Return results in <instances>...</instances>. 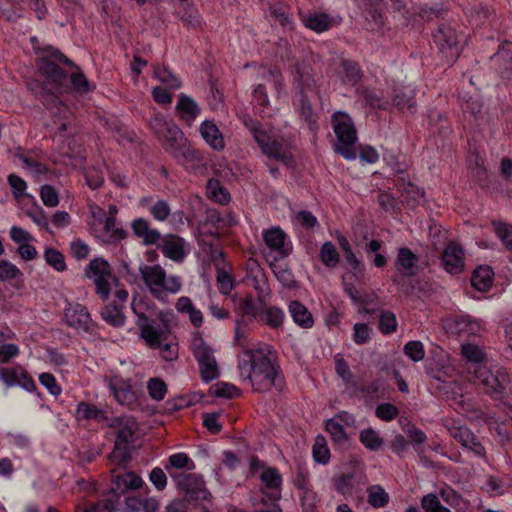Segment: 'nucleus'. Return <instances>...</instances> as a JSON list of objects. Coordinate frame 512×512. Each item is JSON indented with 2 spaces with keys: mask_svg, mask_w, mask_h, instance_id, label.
Listing matches in <instances>:
<instances>
[{
  "mask_svg": "<svg viewBox=\"0 0 512 512\" xmlns=\"http://www.w3.org/2000/svg\"><path fill=\"white\" fill-rule=\"evenodd\" d=\"M272 271L277 280L286 288H293L296 285V280L292 271L286 265H273Z\"/></svg>",
  "mask_w": 512,
  "mask_h": 512,
  "instance_id": "obj_55",
  "label": "nucleus"
},
{
  "mask_svg": "<svg viewBox=\"0 0 512 512\" xmlns=\"http://www.w3.org/2000/svg\"><path fill=\"white\" fill-rule=\"evenodd\" d=\"M331 121L337 138L335 152L347 160L356 159L357 132L351 117L345 112L337 111L332 115Z\"/></svg>",
  "mask_w": 512,
  "mask_h": 512,
  "instance_id": "obj_6",
  "label": "nucleus"
},
{
  "mask_svg": "<svg viewBox=\"0 0 512 512\" xmlns=\"http://www.w3.org/2000/svg\"><path fill=\"white\" fill-rule=\"evenodd\" d=\"M251 385L256 392H267L272 387L277 391H282L286 386L280 367L260 351L254 360Z\"/></svg>",
  "mask_w": 512,
  "mask_h": 512,
  "instance_id": "obj_5",
  "label": "nucleus"
},
{
  "mask_svg": "<svg viewBox=\"0 0 512 512\" xmlns=\"http://www.w3.org/2000/svg\"><path fill=\"white\" fill-rule=\"evenodd\" d=\"M313 458L315 462L327 464L330 460V450L323 436H317L312 448Z\"/></svg>",
  "mask_w": 512,
  "mask_h": 512,
  "instance_id": "obj_54",
  "label": "nucleus"
},
{
  "mask_svg": "<svg viewBox=\"0 0 512 512\" xmlns=\"http://www.w3.org/2000/svg\"><path fill=\"white\" fill-rule=\"evenodd\" d=\"M111 472L113 477V487L111 491L118 495L124 494L128 490L138 489L143 484L142 478L133 471L116 475H114V470Z\"/></svg>",
  "mask_w": 512,
  "mask_h": 512,
  "instance_id": "obj_27",
  "label": "nucleus"
},
{
  "mask_svg": "<svg viewBox=\"0 0 512 512\" xmlns=\"http://www.w3.org/2000/svg\"><path fill=\"white\" fill-rule=\"evenodd\" d=\"M123 310L124 308L121 305H117L116 301H112L102 308L100 314L107 324L120 328L124 326L126 320Z\"/></svg>",
  "mask_w": 512,
  "mask_h": 512,
  "instance_id": "obj_38",
  "label": "nucleus"
},
{
  "mask_svg": "<svg viewBox=\"0 0 512 512\" xmlns=\"http://www.w3.org/2000/svg\"><path fill=\"white\" fill-rule=\"evenodd\" d=\"M64 317L69 327L92 336L98 334V324L93 321L88 309L80 303H68Z\"/></svg>",
  "mask_w": 512,
  "mask_h": 512,
  "instance_id": "obj_14",
  "label": "nucleus"
},
{
  "mask_svg": "<svg viewBox=\"0 0 512 512\" xmlns=\"http://www.w3.org/2000/svg\"><path fill=\"white\" fill-rule=\"evenodd\" d=\"M216 283L222 295H229L235 286L233 276L224 267L218 264H216Z\"/></svg>",
  "mask_w": 512,
  "mask_h": 512,
  "instance_id": "obj_49",
  "label": "nucleus"
},
{
  "mask_svg": "<svg viewBox=\"0 0 512 512\" xmlns=\"http://www.w3.org/2000/svg\"><path fill=\"white\" fill-rule=\"evenodd\" d=\"M62 66L76 67L71 59L51 46L43 49V55L37 59L40 74L56 89L62 88L68 78V72Z\"/></svg>",
  "mask_w": 512,
  "mask_h": 512,
  "instance_id": "obj_4",
  "label": "nucleus"
},
{
  "mask_svg": "<svg viewBox=\"0 0 512 512\" xmlns=\"http://www.w3.org/2000/svg\"><path fill=\"white\" fill-rule=\"evenodd\" d=\"M140 271L148 289L162 286L165 281L166 271L160 265L144 266Z\"/></svg>",
  "mask_w": 512,
  "mask_h": 512,
  "instance_id": "obj_39",
  "label": "nucleus"
},
{
  "mask_svg": "<svg viewBox=\"0 0 512 512\" xmlns=\"http://www.w3.org/2000/svg\"><path fill=\"white\" fill-rule=\"evenodd\" d=\"M170 477L177 489L183 494V501L192 505H199L209 501L211 493L206 488L202 475L197 473H170Z\"/></svg>",
  "mask_w": 512,
  "mask_h": 512,
  "instance_id": "obj_7",
  "label": "nucleus"
},
{
  "mask_svg": "<svg viewBox=\"0 0 512 512\" xmlns=\"http://www.w3.org/2000/svg\"><path fill=\"white\" fill-rule=\"evenodd\" d=\"M101 222L103 223V231L106 237L102 240L104 243L117 245L128 237L127 230L118 226L116 217L105 216Z\"/></svg>",
  "mask_w": 512,
  "mask_h": 512,
  "instance_id": "obj_31",
  "label": "nucleus"
},
{
  "mask_svg": "<svg viewBox=\"0 0 512 512\" xmlns=\"http://www.w3.org/2000/svg\"><path fill=\"white\" fill-rule=\"evenodd\" d=\"M418 263V256L409 248L403 247L399 249L396 259V268L405 277H411L415 274V267Z\"/></svg>",
  "mask_w": 512,
  "mask_h": 512,
  "instance_id": "obj_33",
  "label": "nucleus"
},
{
  "mask_svg": "<svg viewBox=\"0 0 512 512\" xmlns=\"http://www.w3.org/2000/svg\"><path fill=\"white\" fill-rule=\"evenodd\" d=\"M259 321L270 327L271 329H278L283 325L285 318L282 309L271 306L259 312Z\"/></svg>",
  "mask_w": 512,
  "mask_h": 512,
  "instance_id": "obj_41",
  "label": "nucleus"
},
{
  "mask_svg": "<svg viewBox=\"0 0 512 512\" xmlns=\"http://www.w3.org/2000/svg\"><path fill=\"white\" fill-rule=\"evenodd\" d=\"M258 352L259 351L246 350L244 357L238 362L241 378L248 380L250 383L254 373V360H256V354H258Z\"/></svg>",
  "mask_w": 512,
  "mask_h": 512,
  "instance_id": "obj_50",
  "label": "nucleus"
},
{
  "mask_svg": "<svg viewBox=\"0 0 512 512\" xmlns=\"http://www.w3.org/2000/svg\"><path fill=\"white\" fill-rule=\"evenodd\" d=\"M245 125L252 132L254 140L265 156L281 162L288 168L294 167L295 160L291 151L292 146L288 141L268 134L257 121H251L250 124L246 122Z\"/></svg>",
  "mask_w": 512,
  "mask_h": 512,
  "instance_id": "obj_3",
  "label": "nucleus"
},
{
  "mask_svg": "<svg viewBox=\"0 0 512 512\" xmlns=\"http://www.w3.org/2000/svg\"><path fill=\"white\" fill-rule=\"evenodd\" d=\"M184 245L185 241L183 238L174 234H168L162 239L160 249L165 257L175 262H182L186 256Z\"/></svg>",
  "mask_w": 512,
  "mask_h": 512,
  "instance_id": "obj_25",
  "label": "nucleus"
},
{
  "mask_svg": "<svg viewBox=\"0 0 512 512\" xmlns=\"http://www.w3.org/2000/svg\"><path fill=\"white\" fill-rule=\"evenodd\" d=\"M441 263L446 272L450 274H459L464 268V251L462 247L455 243H448L442 252Z\"/></svg>",
  "mask_w": 512,
  "mask_h": 512,
  "instance_id": "obj_18",
  "label": "nucleus"
},
{
  "mask_svg": "<svg viewBox=\"0 0 512 512\" xmlns=\"http://www.w3.org/2000/svg\"><path fill=\"white\" fill-rule=\"evenodd\" d=\"M504 79L512 78V42L505 41L498 51L490 57Z\"/></svg>",
  "mask_w": 512,
  "mask_h": 512,
  "instance_id": "obj_22",
  "label": "nucleus"
},
{
  "mask_svg": "<svg viewBox=\"0 0 512 512\" xmlns=\"http://www.w3.org/2000/svg\"><path fill=\"white\" fill-rule=\"evenodd\" d=\"M263 240L265 245L271 251L276 252L280 258H286L292 253V243L288 235L279 226L264 230Z\"/></svg>",
  "mask_w": 512,
  "mask_h": 512,
  "instance_id": "obj_17",
  "label": "nucleus"
},
{
  "mask_svg": "<svg viewBox=\"0 0 512 512\" xmlns=\"http://www.w3.org/2000/svg\"><path fill=\"white\" fill-rule=\"evenodd\" d=\"M200 134L204 141L215 151H222L225 148L224 137L211 120H205L200 125Z\"/></svg>",
  "mask_w": 512,
  "mask_h": 512,
  "instance_id": "obj_30",
  "label": "nucleus"
},
{
  "mask_svg": "<svg viewBox=\"0 0 512 512\" xmlns=\"http://www.w3.org/2000/svg\"><path fill=\"white\" fill-rule=\"evenodd\" d=\"M407 4L408 0H390L389 13L394 20L395 28L408 26L413 14Z\"/></svg>",
  "mask_w": 512,
  "mask_h": 512,
  "instance_id": "obj_34",
  "label": "nucleus"
},
{
  "mask_svg": "<svg viewBox=\"0 0 512 512\" xmlns=\"http://www.w3.org/2000/svg\"><path fill=\"white\" fill-rule=\"evenodd\" d=\"M325 428L335 443L343 444L347 442L345 429L340 423L334 421L333 419H329L326 421Z\"/></svg>",
  "mask_w": 512,
  "mask_h": 512,
  "instance_id": "obj_64",
  "label": "nucleus"
},
{
  "mask_svg": "<svg viewBox=\"0 0 512 512\" xmlns=\"http://www.w3.org/2000/svg\"><path fill=\"white\" fill-rule=\"evenodd\" d=\"M110 428L116 430L112 452L108 455V461L118 467L125 468L131 460L134 434L137 430V422L129 416H118L111 419Z\"/></svg>",
  "mask_w": 512,
  "mask_h": 512,
  "instance_id": "obj_2",
  "label": "nucleus"
},
{
  "mask_svg": "<svg viewBox=\"0 0 512 512\" xmlns=\"http://www.w3.org/2000/svg\"><path fill=\"white\" fill-rule=\"evenodd\" d=\"M30 89L35 92L37 98L48 109L56 107L60 102L59 97L51 91H48L44 84L35 81L30 84Z\"/></svg>",
  "mask_w": 512,
  "mask_h": 512,
  "instance_id": "obj_47",
  "label": "nucleus"
},
{
  "mask_svg": "<svg viewBox=\"0 0 512 512\" xmlns=\"http://www.w3.org/2000/svg\"><path fill=\"white\" fill-rule=\"evenodd\" d=\"M270 16L277 20L283 28L292 29L293 20L290 7L284 3H274L269 8Z\"/></svg>",
  "mask_w": 512,
  "mask_h": 512,
  "instance_id": "obj_43",
  "label": "nucleus"
},
{
  "mask_svg": "<svg viewBox=\"0 0 512 512\" xmlns=\"http://www.w3.org/2000/svg\"><path fill=\"white\" fill-rule=\"evenodd\" d=\"M421 507L425 512H451L448 507L441 504L439 496L434 493L422 497Z\"/></svg>",
  "mask_w": 512,
  "mask_h": 512,
  "instance_id": "obj_58",
  "label": "nucleus"
},
{
  "mask_svg": "<svg viewBox=\"0 0 512 512\" xmlns=\"http://www.w3.org/2000/svg\"><path fill=\"white\" fill-rule=\"evenodd\" d=\"M320 259L326 267L334 268L338 265L340 256L332 242L326 241L322 244Z\"/></svg>",
  "mask_w": 512,
  "mask_h": 512,
  "instance_id": "obj_52",
  "label": "nucleus"
},
{
  "mask_svg": "<svg viewBox=\"0 0 512 512\" xmlns=\"http://www.w3.org/2000/svg\"><path fill=\"white\" fill-rule=\"evenodd\" d=\"M110 273L109 263L103 258L92 259L85 270V275L94 279L109 276Z\"/></svg>",
  "mask_w": 512,
  "mask_h": 512,
  "instance_id": "obj_51",
  "label": "nucleus"
},
{
  "mask_svg": "<svg viewBox=\"0 0 512 512\" xmlns=\"http://www.w3.org/2000/svg\"><path fill=\"white\" fill-rule=\"evenodd\" d=\"M475 377L480 380L485 393L494 400H503L511 390L510 376L503 368L491 371L486 366H480L476 369Z\"/></svg>",
  "mask_w": 512,
  "mask_h": 512,
  "instance_id": "obj_8",
  "label": "nucleus"
},
{
  "mask_svg": "<svg viewBox=\"0 0 512 512\" xmlns=\"http://www.w3.org/2000/svg\"><path fill=\"white\" fill-rule=\"evenodd\" d=\"M383 11V0H364V14L369 29L374 31L383 27Z\"/></svg>",
  "mask_w": 512,
  "mask_h": 512,
  "instance_id": "obj_29",
  "label": "nucleus"
},
{
  "mask_svg": "<svg viewBox=\"0 0 512 512\" xmlns=\"http://www.w3.org/2000/svg\"><path fill=\"white\" fill-rule=\"evenodd\" d=\"M439 496L447 505L455 509L457 512H469L471 508L470 502L451 487L441 489L439 491Z\"/></svg>",
  "mask_w": 512,
  "mask_h": 512,
  "instance_id": "obj_36",
  "label": "nucleus"
},
{
  "mask_svg": "<svg viewBox=\"0 0 512 512\" xmlns=\"http://www.w3.org/2000/svg\"><path fill=\"white\" fill-rule=\"evenodd\" d=\"M432 37L439 51L448 60H455L459 57L458 35L453 27L442 23L438 26Z\"/></svg>",
  "mask_w": 512,
  "mask_h": 512,
  "instance_id": "obj_16",
  "label": "nucleus"
},
{
  "mask_svg": "<svg viewBox=\"0 0 512 512\" xmlns=\"http://www.w3.org/2000/svg\"><path fill=\"white\" fill-rule=\"evenodd\" d=\"M194 468H195L194 461L186 453H183V452H178V453L170 455L168 457V462L165 465V470L168 472L169 475H170V473H178L177 471H174L173 469H177V470L186 469V470L191 471Z\"/></svg>",
  "mask_w": 512,
  "mask_h": 512,
  "instance_id": "obj_42",
  "label": "nucleus"
},
{
  "mask_svg": "<svg viewBox=\"0 0 512 512\" xmlns=\"http://www.w3.org/2000/svg\"><path fill=\"white\" fill-rule=\"evenodd\" d=\"M461 354L465 359H467L471 363L469 370L473 369L475 375L476 369L480 366H484V353L477 345L471 343L462 344Z\"/></svg>",
  "mask_w": 512,
  "mask_h": 512,
  "instance_id": "obj_46",
  "label": "nucleus"
},
{
  "mask_svg": "<svg viewBox=\"0 0 512 512\" xmlns=\"http://www.w3.org/2000/svg\"><path fill=\"white\" fill-rule=\"evenodd\" d=\"M494 272L490 266L480 265L472 273L471 284L477 290L488 291L493 284Z\"/></svg>",
  "mask_w": 512,
  "mask_h": 512,
  "instance_id": "obj_35",
  "label": "nucleus"
},
{
  "mask_svg": "<svg viewBox=\"0 0 512 512\" xmlns=\"http://www.w3.org/2000/svg\"><path fill=\"white\" fill-rule=\"evenodd\" d=\"M342 69L343 81L350 84L356 85L362 78V71L359 64L350 59H342L340 62Z\"/></svg>",
  "mask_w": 512,
  "mask_h": 512,
  "instance_id": "obj_44",
  "label": "nucleus"
},
{
  "mask_svg": "<svg viewBox=\"0 0 512 512\" xmlns=\"http://www.w3.org/2000/svg\"><path fill=\"white\" fill-rule=\"evenodd\" d=\"M154 76L170 89H178L181 86L180 80L166 67H157Z\"/></svg>",
  "mask_w": 512,
  "mask_h": 512,
  "instance_id": "obj_60",
  "label": "nucleus"
},
{
  "mask_svg": "<svg viewBox=\"0 0 512 512\" xmlns=\"http://www.w3.org/2000/svg\"><path fill=\"white\" fill-rule=\"evenodd\" d=\"M247 279L257 292L259 299L270 293L268 279L263 268L260 267L259 263L250 259L247 264Z\"/></svg>",
  "mask_w": 512,
  "mask_h": 512,
  "instance_id": "obj_20",
  "label": "nucleus"
},
{
  "mask_svg": "<svg viewBox=\"0 0 512 512\" xmlns=\"http://www.w3.org/2000/svg\"><path fill=\"white\" fill-rule=\"evenodd\" d=\"M386 164L391 167L394 174V178H386V188L390 190V185L392 184L397 188V191L401 193V195L407 194L416 200L417 197L420 196V192L417 187L411 183L408 175L406 174L408 169L406 156L404 154L390 156Z\"/></svg>",
  "mask_w": 512,
  "mask_h": 512,
  "instance_id": "obj_12",
  "label": "nucleus"
},
{
  "mask_svg": "<svg viewBox=\"0 0 512 512\" xmlns=\"http://www.w3.org/2000/svg\"><path fill=\"white\" fill-rule=\"evenodd\" d=\"M158 140L161 142L165 151H167L171 156H173L187 143L183 132L174 123L169 125V128L161 135V139Z\"/></svg>",
  "mask_w": 512,
  "mask_h": 512,
  "instance_id": "obj_26",
  "label": "nucleus"
},
{
  "mask_svg": "<svg viewBox=\"0 0 512 512\" xmlns=\"http://www.w3.org/2000/svg\"><path fill=\"white\" fill-rule=\"evenodd\" d=\"M262 484L269 490L278 491L275 499L280 497V490L282 486V476L278 469L275 467H267L260 474Z\"/></svg>",
  "mask_w": 512,
  "mask_h": 512,
  "instance_id": "obj_45",
  "label": "nucleus"
},
{
  "mask_svg": "<svg viewBox=\"0 0 512 512\" xmlns=\"http://www.w3.org/2000/svg\"><path fill=\"white\" fill-rule=\"evenodd\" d=\"M426 373L436 382L435 388L443 397L456 399L457 396H463L461 384L453 379L455 374L453 366L442 364L434 367L432 364H427Z\"/></svg>",
  "mask_w": 512,
  "mask_h": 512,
  "instance_id": "obj_11",
  "label": "nucleus"
},
{
  "mask_svg": "<svg viewBox=\"0 0 512 512\" xmlns=\"http://www.w3.org/2000/svg\"><path fill=\"white\" fill-rule=\"evenodd\" d=\"M46 263L57 272H63L67 269L64 255L54 248H46L44 252Z\"/></svg>",
  "mask_w": 512,
  "mask_h": 512,
  "instance_id": "obj_53",
  "label": "nucleus"
},
{
  "mask_svg": "<svg viewBox=\"0 0 512 512\" xmlns=\"http://www.w3.org/2000/svg\"><path fill=\"white\" fill-rule=\"evenodd\" d=\"M104 381L120 405L132 408L137 404L138 391L132 386L131 379H125L116 374L110 377L106 376Z\"/></svg>",
  "mask_w": 512,
  "mask_h": 512,
  "instance_id": "obj_15",
  "label": "nucleus"
},
{
  "mask_svg": "<svg viewBox=\"0 0 512 512\" xmlns=\"http://www.w3.org/2000/svg\"><path fill=\"white\" fill-rule=\"evenodd\" d=\"M416 91L412 85H398L393 89V104L401 112L413 115L416 112Z\"/></svg>",
  "mask_w": 512,
  "mask_h": 512,
  "instance_id": "obj_19",
  "label": "nucleus"
},
{
  "mask_svg": "<svg viewBox=\"0 0 512 512\" xmlns=\"http://www.w3.org/2000/svg\"><path fill=\"white\" fill-rule=\"evenodd\" d=\"M496 235L502 241L504 246L512 251V225L502 222H493Z\"/></svg>",
  "mask_w": 512,
  "mask_h": 512,
  "instance_id": "obj_63",
  "label": "nucleus"
},
{
  "mask_svg": "<svg viewBox=\"0 0 512 512\" xmlns=\"http://www.w3.org/2000/svg\"><path fill=\"white\" fill-rule=\"evenodd\" d=\"M175 111L182 122L191 126L200 115L201 108L190 96L182 93L179 95Z\"/></svg>",
  "mask_w": 512,
  "mask_h": 512,
  "instance_id": "obj_24",
  "label": "nucleus"
},
{
  "mask_svg": "<svg viewBox=\"0 0 512 512\" xmlns=\"http://www.w3.org/2000/svg\"><path fill=\"white\" fill-rule=\"evenodd\" d=\"M210 392L218 398L232 399L240 394V390L233 384L219 382L210 388Z\"/></svg>",
  "mask_w": 512,
  "mask_h": 512,
  "instance_id": "obj_59",
  "label": "nucleus"
},
{
  "mask_svg": "<svg viewBox=\"0 0 512 512\" xmlns=\"http://www.w3.org/2000/svg\"><path fill=\"white\" fill-rule=\"evenodd\" d=\"M358 306L359 313L373 315L377 313L378 329L384 334V311L378 306V298L374 293H359L358 300L353 301Z\"/></svg>",
  "mask_w": 512,
  "mask_h": 512,
  "instance_id": "obj_21",
  "label": "nucleus"
},
{
  "mask_svg": "<svg viewBox=\"0 0 512 512\" xmlns=\"http://www.w3.org/2000/svg\"><path fill=\"white\" fill-rule=\"evenodd\" d=\"M294 95L317 92V83L313 65L310 60L301 59L290 68Z\"/></svg>",
  "mask_w": 512,
  "mask_h": 512,
  "instance_id": "obj_13",
  "label": "nucleus"
},
{
  "mask_svg": "<svg viewBox=\"0 0 512 512\" xmlns=\"http://www.w3.org/2000/svg\"><path fill=\"white\" fill-rule=\"evenodd\" d=\"M359 439L360 442L371 451L379 450L383 443L382 438L371 428L362 430Z\"/></svg>",
  "mask_w": 512,
  "mask_h": 512,
  "instance_id": "obj_57",
  "label": "nucleus"
},
{
  "mask_svg": "<svg viewBox=\"0 0 512 512\" xmlns=\"http://www.w3.org/2000/svg\"><path fill=\"white\" fill-rule=\"evenodd\" d=\"M238 310L241 315L239 319H243V322H247V317L249 318L248 322H251L253 318L259 317L256 304L251 296L246 297L240 301Z\"/></svg>",
  "mask_w": 512,
  "mask_h": 512,
  "instance_id": "obj_61",
  "label": "nucleus"
},
{
  "mask_svg": "<svg viewBox=\"0 0 512 512\" xmlns=\"http://www.w3.org/2000/svg\"><path fill=\"white\" fill-rule=\"evenodd\" d=\"M192 353L195 357L201 380L209 383L220 375L219 366L214 356V350L203 340L200 333H197L192 341Z\"/></svg>",
  "mask_w": 512,
  "mask_h": 512,
  "instance_id": "obj_9",
  "label": "nucleus"
},
{
  "mask_svg": "<svg viewBox=\"0 0 512 512\" xmlns=\"http://www.w3.org/2000/svg\"><path fill=\"white\" fill-rule=\"evenodd\" d=\"M133 234L142 240L145 246L157 244L161 240V234L157 229L151 228L150 223L145 218H136L131 222Z\"/></svg>",
  "mask_w": 512,
  "mask_h": 512,
  "instance_id": "obj_23",
  "label": "nucleus"
},
{
  "mask_svg": "<svg viewBox=\"0 0 512 512\" xmlns=\"http://www.w3.org/2000/svg\"><path fill=\"white\" fill-rule=\"evenodd\" d=\"M104 416V411L97 408L95 405L87 403V402H80L77 406V417L78 419H84V420H100Z\"/></svg>",
  "mask_w": 512,
  "mask_h": 512,
  "instance_id": "obj_56",
  "label": "nucleus"
},
{
  "mask_svg": "<svg viewBox=\"0 0 512 512\" xmlns=\"http://www.w3.org/2000/svg\"><path fill=\"white\" fill-rule=\"evenodd\" d=\"M331 24L332 20L326 13H314L304 19V25L317 33L327 31Z\"/></svg>",
  "mask_w": 512,
  "mask_h": 512,
  "instance_id": "obj_48",
  "label": "nucleus"
},
{
  "mask_svg": "<svg viewBox=\"0 0 512 512\" xmlns=\"http://www.w3.org/2000/svg\"><path fill=\"white\" fill-rule=\"evenodd\" d=\"M288 308L293 321L300 327L307 329L314 325L312 314L300 301H291Z\"/></svg>",
  "mask_w": 512,
  "mask_h": 512,
  "instance_id": "obj_37",
  "label": "nucleus"
},
{
  "mask_svg": "<svg viewBox=\"0 0 512 512\" xmlns=\"http://www.w3.org/2000/svg\"><path fill=\"white\" fill-rule=\"evenodd\" d=\"M367 482L364 466L359 461L350 462L343 472L333 478L334 489L345 497L361 491Z\"/></svg>",
  "mask_w": 512,
  "mask_h": 512,
  "instance_id": "obj_10",
  "label": "nucleus"
},
{
  "mask_svg": "<svg viewBox=\"0 0 512 512\" xmlns=\"http://www.w3.org/2000/svg\"><path fill=\"white\" fill-rule=\"evenodd\" d=\"M294 98L295 101L298 102V111L301 119L307 124V127L311 132L316 133L319 128L317 123L318 117L313 111L308 94L294 95Z\"/></svg>",
  "mask_w": 512,
  "mask_h": 512,
  "instance_id": "obj_32",
  "label": "nucleus"
},
{
  "mask_svg": "<svg viewBox=\"0 0 512 512\" xmlns=\"http://www.w3.org/2000/svg\"><path fill=\"white\" fill-rule=\"evenodd\" d=\"M147 389L149 396L155 401L163 400L167 393V385L160 378L149 379L147 383Z\"/></svg>",
  "mask_w": 512,
  "mask_h": 512,
  "instance_id": "obj_62",
  "label": "nucleus"
},
{
  "mask_svg": "<svg viewBox=\"0 0 512 512\" xmlns=\"http://www.w3.org/2000/svg\"><path fill=\"white\" fill-rule=\"evenodd\" d=\"M131 308L133 313L137 317L136 324L140 329L141 337L151 348H157L161 351V356L164 360L172 362L178 358V344L174 342H166L167 334L164 333L163 329H156L152 326L150 321L152 314H147L144 308L149 310L147 305L143 301H136L133 299Z\"/></svg>",
  "mask_w": 512,
  "mask_h": 512,
  "instance_id": "obj_1",
  "label": "nucleus"
},
{
  "mask_svg": "<svg viewBox=\"0 0 512 512\" xmlns=\"http://www.w3.org/2000/svg\"><path fill=\"white\" fill-rule=\"evenodd\" d=\"M187 171H196L203 166L200 152L191 148L187 143L172 156Z\"/></svg>",
  "mask_w": 512,
  "mask_h": 512,
  "instance_id": "obj_28",
  "label": "nucleus"
},
{
  "mask_svg": "<svg viewBox=\"0 0 512 512\" xmlns=\"http://www.w3.org/2000/svg\"><path fill=\"white\" fill-rule=\"evenodd\" d=\"M207 197L221 205L230 202V194L228 190L221 184L218 179H209L206 184Z\"/></svg>",
  "mask_w": 512,
  "mask_h": 512,
  "instance_id": "obj_40",
  "label": "nucleus"
}]
</instances>
